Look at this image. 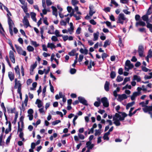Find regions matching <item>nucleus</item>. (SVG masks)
<instances>
[{
  "mask_svg": "<svg viewBox=\"0 0 152 152\" xmlns=\"http://www.w3.org/2000/svg\"><path fill=\"white\" fill-rule=\"evenodd\" d=\"M122 116L118 113H116L115 116H113V123L116 126H118L120 125V121H123L124 120L125 117L127 116V115L125 113H122Z\"/></svg>",
  "mask_w": 152,
  "mask_h": 152,
  "instance_id": "nucleus-1",
  "label": "nucleus"
},
{
  "mask_svg": "<svg viewBox=\"0 0 152 152\" xmlns=\"http://www.w3.org/2000/svg\"><path fill=\"white\" fill-rule=\"evenodd\" d=\"M149 100H147L145 102H142L139 103V105H141L142 107H144L142 108L143 111L145 113L148 112V113L150 115L151 117L152 118V106H146L148 104Z\"/></svg>",
  "mask_w": 152,
  "mask_h": 152,
  "instance_id": "nucleus-2",
  "label": "nucleus"
},
{
  "mask_svg": "<svg viewBox=\"0 0 152 152\" xmlns=\"http://www.w3.org/2000/svg\"><path fill=\"white\" fill-rule=\"evenodd\" d=\"M128 19L126 18L124 15L122 13H120L118 18V20L117 21V23H120L123 24L124 21L127 22Z\"/></svg>",
  "mask_w": 152,
  "mask_h": 152,
  "instance_id": "nucleus-3",
  "label": "nucleus"
},
{
  "mask_svg": "<svg viewBox=\"0 0 152 152\" xmlns=\"http://www.w3.org/2000/svg\"><path fill=\"white\" fill-rule=\"evenodd\" d=\"M15 47L17 50L18 53L24 56L26 55V53L25 51L23 50L21 48L17 45H15Z\"/></svg>",
  "mask_w": 152,
  "mask_h": 152,
  "instance_id": "nucleus-4",
  "label": "nucleus"
},
{
  "mask_svg": "<svg viewBox=\"0 0 152 152\" xmlns=\"http://www.w3.org/2000/svg\"><path fill=\"white\" fill-rule=\"evenodd\" d=\"M134 67V65L131 63L130 61L127 60L125 62V70L128 71L129 69H131Z\"/></svg>",
  "mask_w": 152,
  "mask_h": 152,
  "instance_id": "nucleus-5",
  "label": "nucleus"
},
{
  "mask_svg": "<svg viewBox=\"0 0 152 152\" xmlns=\"http://www.w3.org/2000/svg\"><path fill=\"white\" fill-rule=\"evenodd\" d=\"M28 100V96L27 94L25 95V98L23 102L22 103V108L21 109L23 111L25 110V107H26L27 104V102Z\"/></svg>",
  "mask_w": 152,
  "mask_h": 152,
  "instance_id": "nucleus-6",
  "label": "nucleus"
},
{
  "mask_svg": "<svg viewBox=\"0 0 152 152\" xmlns=\"http://www.w3.org/2000/svg\"><path fill=\"white\" fill-rule=\"evenodd\" d=\"M101 102L103 103V106L107 107L109 106V104L107 99L106 97L102 98L101 100Z\"/></svg>",
  "mask_w": 152,
  "mask_h": 152,
  "instance_id": "nucleus-7",
  "label": "nucleus"
},
{
  "mask_svg": "<svg viewBox=\"0 0 152 152\" xmlns=\"http://www.w3.org/2000/svg\"><path fill=\"white\" fill-rule=\"evenodd\" d=\"M127 96L125 94H123L121 95L118 94L117 99L118 101L121 102L124 99H127Z\"/></svg>",
  "mask_w": 152,
  "mask_h": 152,
  "instance_id": "nucleus-8",
  "label": "nucleus"
},
{
  "mask_svg": "<svg viewBox=\"0 0 152 152\" xmlns=\"http://www.w3.org/2000/svg\"><path fill=\"white\" fill-rule=\"evenodd\" d=\"M9 57L12 62L13 63L15 62V59L13 52L12 51H10L9 53Z\"/></svg>",
  "mask_w": 152,
  "mask_h": 152,
  "instance_id": "nucleus-9",
  "label": "nucleus"
},
{
  "mask_svg": "<svg viewBox=\"0 0 152 152\" xmlns=\"http://www.w3.org/2000/svg\"><path fill=\"white\" fill-rule=\"evenodd\" d=\"M70 27L68 28V32L70 34H72L74 32V26L72 23H69Z\"/></svg>",
  "mask_w": 152,
  "mask_h": 152,
  "instance_id": "nucleus-10",
  "label": "nucleus"
},
{
  "mask_svg": "<svg viewBox=\"0 0 152 152\" xmlns=\"http://www.w3.org/2000/svg\"><path fill=\"white\" fill-rule=\"evenodd\" d=\"M8 23L9 25V28L11 29L13 28L14 24L10 16H8Z\"/></svg>",
  "mask_w": 152,
  "mask_h": 152,
  "instance_id": "nucleus-11",
  "label": "nucleus"
},
{
  "mask_svg": "<svg viewBox=\"0 0 152 152\" xmlns=\"http://www.w3.org/2000/svg\"><path fill=\"white\" fill-rule=\"evenodd\" d=\"M89 8V14L91 16L93 15V14L95 13L96 11L94 9V7L93 5L90 6Z\"/></svg>",
  "mask_w": 152,
  "mask_h": 152,
  "instance_id": "nucleus-12",
  "label": "nucleus"
},
{
  "mask_svg": "<svg viewBox=\"0 0 152 152\" xmlns=\"http://www.w3.org/2000/svg\"><path fill=\"white\" fill-rule=\"evenodd\" d=\"M144 48L142 46H139L138 47V52L139 56L142 57L143 56Z\"/></svg>",
  "mask_w": 152,
  "mask_h": 152,
  "instance_id": "nucleus-13",
  "label": "nucleus"
},
{
  "mask_svg": "<svg viewBox=\"0 0 152 152\" xmlns=\"http://www.w3.org/2000/svg\"><path fill=\"white\" fill-rule=\"evenodd\" d=\"M78 99L80 103L86 105H88L87 101L84 98L82 97H79Z\"/></svg>",
  "mask_w": 152,
  "mask_h": 152,
  "instance_id": "nucleus-14",
  "label": "nucleus"
},
{
  "mask_svg": "<svg viewBox=\"0 0 152 152\" xmlns=\"http://www.w3.org/2000/svg\"><path fill=\"white\" fill-rule=\"evenodd\" d=\"M51 8L52 9V14L53 15H55L56 18L58 16V12L57 10V8L56 7L52 6L51 7Z\"/></svg>",
  "mask_w": 152,
  "mask_h": 152,
  "instance_id": "nucleus-15",
  "label": "nucleus"
},
{
  "mask_svg": "<svg viewBox=\"0 0 152 152\" xmlns=\"http://www.w3.org/2000/svg\"><path fill=\"white\" fill-rule=\"evenodd\" d=\"M35 104L37 105V107L39 108H40L43 106V103L39 99H37L36 101Z\"/></svg>",
  "mask_w": 152,
  "mask_h": 152,
  "instance_id": "nucleus-16",
  "label": "nucleus"
},
{
  "mask_svg": "<svg viewBox=\"0 0 152 152\" xmlns=\"http://www.w3.org/2000/svg\"><path fill=\"white\" fill-rule=\"evenodd\" d=\"M23 24L26 25L27 27L30 26L28 20L26 16H24L23 20Z\"/></svg>",
  "mask_w": 152,
  "mask_h": 152,
  "instance_id": "nucleus-17",
  "label": "nucleus"
},
{
  "mask_svg": "<svg viewBox=\"0 0 152 152\" xmlns=\"http://www.w3.org/2000/svg\"><path fill=\"white\" fill-rule=\"evenodd\" d=\"M139 92H134L131 96V99L133 101L135 99V98L138 96L140 95Z\"/></svg>",
  "mask_w": 152,
  "mask_h": 152,
  "instance_id": "nucleus-18",
  "label": "nucleus"
},
{
  "mask_svg": "<svg viewBox=\"0 0 152 152\" xmlns=\"http://www.w3.org/2000/svg\"><path fill=\"white\" fill-rule=\"evenodd\" d=\"M15 87L16 88H18L21 87V84L20 83V81H18L17 79H15Z\"/></svg>",
  "mask_w": 152,
  "mask_h": 152,
  "instance_id": "nucleus-19",
  "label": "nucleus"
},
{
  "mask_svg": "<svg viewBox=\"0 0 152 152\" xmlns=\"http://www.w3.org/2000/svg\"><path fill=\"white\" fill-rule=\"evenodd\" d=\"M99 32L97 31L96 33H94L93 34L94 38L93 40L94 41L98 40L99 35Z\"/></svg>",
  "mask_w": 152,
  "mask_h": 152,
  "instance_id": "nucleus-20",
  "label": "nucleus"
},
{
  "mask_svg": "<svg viewBox=\"0 0 152 152\" xmlns=\"http://www.w3.org/2000/svg\"><path fill=\"white\" fill-rule=\"evenodd\" d=\"M30 15L31 16V17L33 20L35 21L36 22H37V19L36 18V14L33 12H30Z\"/></svg>",
  "mask_w": 152,
  "mask_h": 152,
  "instance_id": "nucleus-21",
  "label": "nucleus"
},
{
  "mask_svg": "<svg viewBox=\"0 0 152 152\" xmlns=\"http://www.w3.org/2000/svg\"><path fill=\"white\" fill-rule=\"evenodd\" d=\"M47 48H51V49L55 48L56 46L53 43H48L47 44Z\"/></svg>",
  "mask_w": 152,
  "mask_h": 152,
  "instance_id": "nucleus-22",
  "label": "nucleus"
},
{
  "mask_svg": "<svg viewBox=\"0 0 152 152\" xmlns=\"http://www.w3.org/2000/svg\"><path fill=\"white\" fill-rule=\"evenodd\" d=\"M86 145L88 149H92L94 146V145L91 144V142L90 141L87 142H86Z\"/></svg>",
  "mask_w": 152,
  "mask_h": 152,
  "instance_id": "nucleus-23",
  "label": "nucleus"
},
{
  "mask_svg": "<svg viewBox=\"0 0 152 152\" xmlns=\"http://www.w3.org/2000/svg\"><path fill=\"white\" fill-rule=\"evenodd\" d=\"M110 85V82L107 81H106L104 86V88L106 91H109V87Z\"/></svg>",
  "mask_w": 152,
  "mask_h": 152,
  "instance_id": "nucleus-24",
  "label": "nucleus"
},
{
  "mask_svg": "<svg viewBox=\"0 0 152 152\" xmlns=\"http://www.w3.org/2000/svg\"><path fill=\"white\" fill-rule=\"evenodd\" d=\"M8 76L11 81H12L14 79V75L11 72H8Z\"/></svg>",
  "mask_w": 152,
  "mask_h": 152,
  "instance_id": "nucleus-25",
  "label": "nucleus"
},
{
  "mask_svg": "<svg viewBox=\"0 0 152 152\" xmlns=\"http://www.w3.org/2000/svg\"><path fill=\"white\" fill-rule=\"evenodd\" d=\"M142 18L144 21H146L147 23L150 22L148 19V17L147 14L143 16Z\"/></svg>",
  "mask_w": 152,
  "mask_h": 152,
  "instance_id": "nucleus-26",
  "label": "nucleus"
},
{
  "mask_svg": "<svg viewBox=\"0 0 152 152\" xmlns=\"http://www.w3.org/2000/svg\"><path fill=\"white\" fill-rule=\"evenodd\" d=\"M139 25L142 26H144L145 25V23L142 21H140L136 23V26L137 27Z\"/></svg>",
  "mask_w": 152,
  "mask_h": 152,
  "instance_id": "nucleus-27",
  "label": "nucleus"
},
{
  "mask_svg": "<svg viewBox=\"0 0 152 152\" xmlns=\"http://www.w3.org/2000/svg\"><path fill=\"white\" fill-rule=\"evenodd\" d=\"M133 80H136L137 82H139L141 81V78L139 76L134 75L133 76Z\"/></svg>",
  "mask_w": 152,
  "mask_h": 152,
  "instance_id": "nucleus-28",
  "label": "nucleus"
},
{
  "mask_svg": "<svg viewBox=\"0 0 152 152\" xmlns=\"http://www.w3.org/2000/svg\"><path fill=\"white\" fill-rule=\"evenodd\" d=\"M110 134V133L109 132H107L105 133L103 137V138L104 140H109V137H108V136Z\"/></svg>",
  "mask_w": 152,
  "mask_h": 152,
  "instance_id": "nucleus-29",
  "label": "nucleus"
},
{
  "mask_svg": "<svg viewBox=\"0 0 152 152\" xmlns=\"http://www.w3.org/2000/svg\"><path fill=\"white\" fill-rule=\"evenodd\" d=\"M7 112L9 113H15V114L16 112L15 109V108H7Z\"/></svg>",
  "mask_w": 152,
  "mask_h": 152,
  "instance_id": "nucleus-30",
  "label": "nucleus"
},
{
  "mask_svg": "<svg viewBox=\"0 0 152 152\" xmlns=\"http://www.w3.org/2000/svg\"><path fill=\"white\" fill-rule=\"evenodd\" d=\"M15 72L18 75H19V77L20 76V69L19 67V66L18 65L15 68Z\"/></svg>",
  "mask_w": 152,
  "mask_h": 152,
  "instance_id": "nucleus-31",
  "label": "nucleus"
},
{
  "mask_svg": "<svg viewBox=\"0 0 152 152\" xmlns=\"http://www.w3.org/2000/svg\"><path fill=\"white\" fill-rule=\"evenodd\" d=\"M31 44L34 46L35 47H37L39 46V44L37 43L36 41L33 40L31 41Z\"/></svg>",
  "mask_w": 152,
  "mask_h": 152,
  "instance_id": "nucleus-32",
  "label": "nucleus"
},
{
  "mask_svg": "<svg viewBox=\"0 0 152 152\" xmlns=\"http://www.w3.org/2000/svg\"><path fill=\"white\" fill-rule=\"evenodd\" d=\"M11 124L10 123V122L9 124L8 128H7L5 131V133L6 134H8L11 131Z\"/></svg>",
  "mask_w": 152,
  "mask_h": 152,
  "instance_id": "nucleus-33",
  "label": "nucleus"
},
{
  "mask_svg": "<svg viewBox=\"0 0 152 152\" xmlns=\"http://www.w3.org/2000/svg\"><path fill=\"white\" fill-rule=\"evenodd\" d=\"M135 103V102L134 101L132 102L129 103H128L126 106V109H128L130 107L132 106Z\"/></svg>",
  "mask_w": 152,
  "mask_h": 152,
  "instance_id": "nucleus-34",
  "label": "nucleus"
},
{
  "mask_svg": "<svg viewBox=\"0 0 152 152\" xmlns=\"http://www.w3.org/2000/svg\"><path fill=\"white\" fill-rule=\"evenodd\" d=\"M80 51L82 53H84L86 55L88 53V51L86 49H84L83 48H81L80 50Z\"/></svg>",
  "mask_w": 152,
  "mask_h": 152,
  "instance_id": "nucleus-35",
  "label": "nucleus"
},
{
  "mask_svg": "<svg viewBox=\"0 0 152 152\" xmlns=\"http://www.w3.org/2000/svg\"><path fill=\"white\" fill-rule=\"evenodd\" d=\"M23 6L21 7L23 9L24 12H28V8H27V4H23Z\"/></svg>",
  "mask_w": 152,
  "mask_h": 152,
  "instance_id": "nucleus-36",
  "label": "nucleus"
},
{
  "mask_svg": "<svg viewBox=\"0 0 152 152\" xmlns=\"http://www.w3.org/2000/svg\"><path fill=\"white\" fill-rule=\"evenodd\" d=\"M150 75H145L144 76V78L145 80L151 79L152 78V72H150L149 73Z\"/></svg>",
  "mask_w": 152,
  "mask_h": 152,
  "instance_id": "nucleus-37",
  "label": "nucleus"
},
{
  "mask_svg": "<svg viewBox=\"0 0 152 152\" xmlns=\"http://www.w3.org/2000/svg\"><path fill=\"white\" fill-rule=\"evenodd\" d=\"M76 50L75 49H73L71 51L68 53V54L70 56H73L75 55V54L76 52Z\"/></svg>",
  "mask_w": 152,
  "mask_h": 152,
  "instance_id": "nucleus-38",
  "label": "nucleus"
},
{
  "mask_svg": "<svg viewBox=\"0 0 152 152\" xmlns=\"http://www.w3.org/2000/svg\"><path fill=\"white\" fill-rule=\"evenodd\" d=\"M27 49L29 52H33L34 50V48L31 45H28L27 47Z\"/></svg>",
  "mask_w": 152,
  "mask_h": 152,
  "instance_id": "nucleus-39",
  "label": "nucleus"
},
{
  "mask_svg": "<svg viewBox=\"0 0 152 152\" xmlns=\"http://www.w3.org/2000/svg\"><path fill=\"white\" fill-rule=\"evenodd\" d=\"M130 80V78L129 77H127L124 78L123 82L122 83V85H124L126 82Z\"/></svg>",
  "mask_w": 152,
  "mask_h": 152,
  "instance_id": "nucleus-40",
  "label": "nucleus"
},
{
  "mask_svg": "<svg viewBox=\"0 0 152 152\" xmlns=\"http://www.w3.org/2000/svg\"><path fill=\"white\" fill-rule=\"evenodd\" d=\"M123 80V77L121 76L118 75L117 76L116 80L117 82H119L122 81Z\"/></svg>",
  "mask_w": 152,
  "mask_h": 152,
  "instance_id": "nucleus-41",
  "label": "nucleus"
},
{
  "mask_svg": "<svg viewBox=\"0 0 152 152\" xmlns=\"http://www.w3.org/2000/svg\"><path fill=\"white\" fill-rule=\"evenodd\" d=\"M111 43V42L108 40H107L105 41L104 42V47L106 48L107 46L109 45Z\"/></svg>",
  "mask_w": 152,
  "mask_h": 152,
  "instance_id": "nucleus-42",
  "label": "nucleus"
},
{
  "mask_svg": "<svg viewBox=\"0 0 152 152\" xmlns=\"http://www.w3.org/2000/svg\"><path fill=\"white\" fill-rule=\"evenodd\" d=\"M71 2L72 5L75 6L78 3L79 1L77 0H72Z\"/></svg>",
  "mask_w": 152,
  "mask_h": 152,
  "instance_id": "nucleus-43",
  "label": "nucleus"
},
{
  "mask_svg": "<svg viewBox=\"0 0 152 152\" xmlns=\"http://www.w3.org/2000/svg\"><path fill=\"white\" fill-rule=\"evenodd\" d=\"M142 69L143 71L146 72H147L148 71L150 72L151 71V69H149L147 68L145 66H142Z\"/></svg>",
  "mask_w": 152,
  "mask_h": 152,
  "instance_id": "nucleus-44",
  "label": "nucleus"
},
{
  "mask_svg": "<svg viewBox=\"0 0 152 152\" xmlns=\"http://www.w3.org/2000/svg\"><path fill=\"white\" fill-rule=\"evenodd\" d=\"M24 134L23 132L20 133L19 135L20 138L22 140V141H24L25 139L23 137Z\"/></svg>",
  "mask_w": 152,
  "mask_h": 152,
  "instance_id": "nucleus-45",
  "label": "nucleus"
},
{
  "mask_svg": "<svg viewBox=\"0 0 152 152\" xmlns=\"http://www.w3.org/2000/svg\"><path fill=\"white\" fill-rule=\"evenodd\" d=\"M110 77L112 79L114 78L116 76V73L115 72L112 71L110 74Z\"/></svg>",
  "mask_w": 152,
  "mask_h": 152,
  "instance_id": "nucleus-46",
  "label": "nucleus"
},
{
  "mask_svg": "<svg viewBox=\"0 0 152 152\" xmlns=\"http://www.w3.org/2000/svg\"><path fill=\"white\" fill-rule=\"evenodd\" d=\"M32 85L33 88H30V90H35L34 88H36L37 86V83L36 82H34L32 83Z\"/></svg>",
  "mask_w": 152,
  "mask_h": 152,
  "instance_id": "nucleus-47",
  "label": "nucleus"
},
{
  "mask_svg": "<svg viewBox=\"0 0 152 152\" xmlns=\"http://www.w3.org/2000/svg\"><path fill=\"white\" fill-rule=\"evenodd\" d=\"M12 137V134H10V135L8 137L6 141V143L8 144L10 142V140Z\"/></svg>",
  "mask_w": 152,
  "mask_h": 152,
  "instance_id": "nucleus-48",
  "label": "nucleus"
},
{
  "mask_svg": "<svg viewBox=\"0 0 152 152\" xmlns=\"http://www.w3.org/2000/svg\"><path fill=\"white\" fill-rule=\"evenodd\" d=\"M18 113L17 112L15 113L14 119V121H13V122H12V123H14V124H15L16 121H17V118L18 117Z\"/></svg>",
  "mask_w": 152,
  "mask_h": 152,
  "instance_id": "nucleus-49",
  "label": "nucleus"
},
{
  "mask_svg": "<svg viewBox=\"0 0 152 152\" xmlns=\"http://www.w3.org/2000/svg\"><path fill=\"white\" fill-rule=\"evenodd\" d=\"M18 132H19L20 133L23 132V128H20V122L18 123Z\"/></svg>",
  "mask_w": 152,
  "mask_h": 152,
  "instance_id": "nucleus-50",
  "label": "nucleus"
},
{
  "mask_svg": "<svg viewBox=\"0 0 152 152\" xmlns=\"http://www.w3.org/2000/svg\"><path fill=\"white\" fill-rule=\"evenodd\" d=\"M101 130L100 129L96 130L95 131V136L99 135L101 134Z\"/></svg>",
  "mask_w": 152,
  "mask_h": 152,
  "instance_id": "nucleus-51",
  "label": "nucleus"
},
{
  "mask_svg": "<svg viewBox=\"0 0 152 152\" xmlns=\"http://www.w3.org/2000/svg\"><path fill=\"white\" fill-rule=\"evenodd\" d=\"M84 57V56L83 55L80 54L79 56V58L78 59V61L79 62H81L82 61L83 58Z\"/></svg>",
  "mask_w": 152,
  "mask_h": 152,
  "instance_id": "nucleus-52",
  "label": "nucleus"
},
{
  "mask_svg": "<svg viewBox=\"0 0 152 152\" xmlns=\"http://www.w3.org/2000/svg\"><path fill=\"white\" fill-rule=\"evenodd\" d=\"M147 56L150 58H151L152 57V50L151 49H150L149 50Z\"/></svg>",
  "mask_w": 152,
  "mask_h": 152,
  "instance_id": "nucleus-53",
  "label": "nucleus"
},
{
  "mask_svg": "<svg viewBox=\"0 0 152 152\" xmlns=\"http://www.w3.org/2000/svg\"><path fill=\"white\" fill-rule=\"evenodd\" d=\"M37 66V64L36 63H35L34 64L32 65L31 66V69L30 70H32L33 72V70L34 69H35Z\"/></svg>",
  "mask_w": 152,
  "mask_h": 152,
  "instance_id": "nucleus-54",
  "label": "nucleus"
},
{
  "mask_svg": "<svg viewBox=\"0 0 152 152\" xmlns=\"http://www.w3.org/2000/svg\"><path fill=\"white\" fill-rule=\"evenodd\" d=\"M105 23L108 27L111 28H113L111 23L110 22L108 21H106L105 22Z\"/></svg>",
  "mask_w": 152,
  "mask_h": 152,
  "instance_id": "nucleus-55",
  "label": "nucleus"
},
{
  "mask_svg": "<svg viewBox=\"0 0 152 152\" xmlns=\"http://www.w3.org/2000/svg\"><path fill=\"white\" fill-rule=\"evenodd\" d=\"M78 135L79 138L81 140H83L85 138V137L83 134L80 133H78Z\"/></svg>",
  "mask_w": 152,
  "mask_h": 152,
  "instance_id": "nucleus-56",
  "label": "nucleus"
},
{
  "mask_svg": "<svg viewBox=\"0 0 152 152\" xmlns=\"http://www.w3.org/2000/svg\"><path fill=\"white\" fill-rule=\"evenodd\" d=\"M60 122L61 121L60 120H56L52 123V124L54 126L60 123Z\"/></svg>",
  "mask_w": 152,
  "mask_h": 152,
  "instance_id": "nucleus-57",
  "label": "nucleus"
},
{
  "mask_svg": "<svg viewBox=\"0 0 152 152\" xmlns=\"http://www.w3.org/2000/svg\"><path fill=\"white\" fill-rule=\"evenodd\" d=\"M51 40L52 41L56 42L58 41V39L57 37L53 36L51 37Z\"/></svg>",
  "mask_w": 152,
  "mask_h": 152,
  "instance_id": "nucleus-58",
  "label": "nucleus"
},
{
  "mask_svg": "<svg viewBox=\"0 0 152 152\" xmlns=\"http://www.w3.org/2000/svg\"><path fill=\"white\" fill-rule=\"evenodd\" d=\"M46 3L48 6L51 5L52 4V2L50 0H46Z\"/></svg>",
  "mask_w": 152,
  "mask_h": 152,
  "instance_id": "nucleus-59",
  "label": "nucleus"
},
{
  "mask_svg": "<svg viewBox=\"0 0 152 152\" xmlns=\"http://www.w3.org/2000/svg\"><path fill=\"white\" fill-rule=\"evenodd\" d=\"M55 34L56 37H61L62 36L61 35H60L59 34V31L57 30H56L55 31Z\"/></svg>",
  "mask_w": 152,
  "mask_h": 152,
  "instance_id": "nucleus-60",
  "label": "nucleus"
},
{
  "mask_svg": "<svg viewBox=\"0 0 152 152\" xmlns=\"http://www.w3.org/2000/svg\"><path fill=\"white\" fill-rule=\"evenodd\" d=\"M111 3L114 5L115 7H118V4L115 0H111Z\"/></svg>",
  "mask_w": 152,
  "mask_h": 152,
  "instance_id": "nucleus-61",
  "label": "nucleus"
},
{
  "mask_svg": "<svg viewBox=\"0 0 152 152\" xmlns=\"http://www.w3.org/2000/svg\"><path fill=\"white\" fill-rule=\"evenodd\" d=\"M70 73L72 74H75L76 72V70L75 69L72 68L70 70Z\"/></svg>",
  "mask_w": 152,
  "mask_h": 152,
  "instance_id": "nucleus-62",
  "label": "nucleus"
},
{
  "mask_svg": "<svg viewBox=\"0 0 152 152\" xmlns=\"http://www.w3.org/2000/svg\"><path fill=\"white\" fill-rule=\"evenodd\" d=\"M100 102H95L94 104V105L96 107H98L100 106Z\"/></svg>",
  "mask_w": 152,
  "mask_h": 152,
  "instance_id": "nucleus-63",
  "label": "nucleus"
},
{
  "mask_svg": "<svg viewBox=\"0 0 152 152\" xmlns=\"http://www.w3.org/2000/svg\"><path fill=\"white\" fill-rule=\"evenodd\" d=\"M62 38L64 41H66L68 39V36L67 35L62 36Z\"/></svg>",
  "mask_w": 152,
  "mask_h": 152,
  "instance_id": "nucleus-64",
  "label": "nucleus"
}]
</instances>
